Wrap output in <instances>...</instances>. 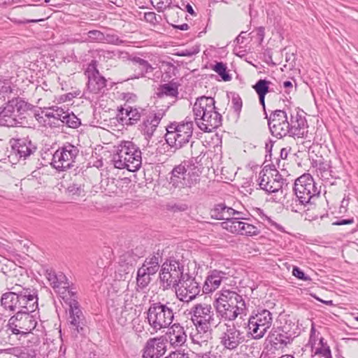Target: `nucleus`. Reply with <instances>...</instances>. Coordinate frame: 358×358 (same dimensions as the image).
<instances>
[{"label": "nucleus", "instance_id": "obj_1", "mask_svg": "<svg viewBox=\"0 0 358 358\" xmlns=\"http://www.w3.org/2000/svg\"><path fill=\"white\" fill-rule=\"evenodd\" d=\"M212 97L197 98L193 106L194 120L198 127L204 132H211L222 124V117L215 106Z\"/></svg>", "mask_w": 358, "mask_h": 358}, {"label": "nucleus", "instance_id": "obj_2", "mask_svg": "<svg viewBox=\"0 0 358 358\" xmlns=\"http://www.w3.org/2000/svg\"><path fill=\"white\" fill-rule=\"evenodd\" d=\"M295 199L287 201V208L294 213H300L308 205L312 204V199L319 196L320 190L310 174H303L298 178L293 187Z\"/></svg>", "mask_w": 358, "mask_h": 358}, {"label": "nucleus", "instance_id": "obj_3", "mask_svg": "<svg viewBox=\"0 0 358 358\" xmlns=\"http://www.w3.org/2000/svg\"><path fill=\"white\" fill-rule=\"evenodd\" d=\"M34 106L21 97L9 100L6 106L0 108V125L4 127H23L24 113L32 110Z\"/></svg>", "mask_w": 358, "mask_h": 358}, {"label": "nucleus", "instance_id": "obj_4", "mask_svg": "<svg viewBox=\"0 0 358 358\" xmlns=\"http://www.w3.org/2000/svg\"><path fill=\"white\" fill-rule=\"evenodd\" d=\"M112 162L116 169H126L134 172L141 166V151L133 142L122 141L117 147V152L113 155Z\"/></svg>", "mask_w": 358, "mask_h": 358}, {"label": "nucleus", "instance_id": "obj_5", "mask_svg": "<svg viewBox=\"0 0 358 358\" xmlns=\"http://www.w3.org/2000/svg\"><path fill=\"white\" fill-rule=\"evenodd\" d=\"M234 296H228L223 292L214 301V306L217 313L222 318L226 320L233 321L238 315H242L245 310V303L242 296L237 292H227Z\"/></svg>", "mask_w": 358, "mask_h": 358}, {"label": "nucleus", "instance_id": "obj_6", "mask_svg": "<svg viewBox=\"0 0 358 358\" xmlns=\"http://www.w3.org/2000/svg\"><path fill=\"white\" fill-rule=\"evenodd\" d=\"M187 275V273H185L183 261L170 258L162 264L159 279L164 289L174 288L177 291L178 287Z\"/></svg>", "mask_w": 358, "mask_h": 358}, {"label": "nucleus", "instance_id": "obj_7", "mask_svg": "<svg viewBox=\"0 0 358 358\" xmlns=\"http://www.w3.org/2000/svg\"><path fill=\"white\" fill-rule=\"evenodd\" d=\"M149 324L155 331L169 327L173 320L172 309L160 303H153L147 312Z\"/></svg>", "mask_w": 358, "mask_h": 358}, {"label": "nucleus", "instance_id": "obj_8", "mask_svg": "<svg viewBox=\"0 0 358 358\" xmlns=\"http://www.w3.org/2000/svg\"><path fill=\"white\" fill-rule=\"evenodd\" d=\"M36 324L37 321L32 315L21 310L9 319L7 327L12 334L27 336L36 328Z\"/></svg>", "mask_w": 358, "mask_h": 358}, {"label": "nucleus", "instance_id": "obj_9", "mask_svg": "<svg viewBox=\"0 0 358 358\" xmlns=\"http://www.w3.org/2000/svg\"><path fill=\"white\" fill-rule=\"evenodd\" d=\"M78 153L76 146L67 143L55 151L51 164L57 171H66L74 166Z\"/></svg>", "mask_w": 358, "mask_h": 358}, {"label": "nucleus", "instance_id": "obj_10", "mask_svg": "<svg viewBox=\"0 0 358 358\" xmlns=\"http://www.w3.org/2000/svg\"><path fill=\"white\" fill-rule=\"evenodd\" d=\"M273 322L272 314L266 309L258 311L255 315L250 317L248 322V333L255 340L264 337L271 327Z\"/></svg>", "mask_w": 358, "mask_h": 358}, {"label": "nucleus", "instance_id": "obj_11", "mask_svg": "<svg viewBox=\"0 0 358 358\" xmlns=\"http://www.w3.org/2000/svg\"><path fill=\"white\" fill-rule=\"evenodd\" d=\"M219 327L222 329L220 343L224 349L236 350L245 341L244 332L236 327L234 323H224L222 325L219 324Z\"/></svg>", "mask_w": 358, "mask_h": 358}, {"label": "nucleus", "instance_id": "obj_12", "mask_svg": "<svg viewBox=\"0 0 358 358\" xmlns=\"http://www.w3.org/2000/svg\"><path fill=\"white\" fill-rule=\"evenodd\" d=\"M191 320L196 328L212 329L213 326L217 327L215 313L210 305L197 303L190 310Z\"/></svg>", "mask_w": 358, "mask_h": 358}, {"label": "nucleus", "instance_id": "obj_13", "mask_svg": "<svg viewBox=\"0 0 358 358\" xmlns=\"http://www.w3.org/2000/svg\"><path fill=\"white\" fill-rule=\"evenodd\" d=\"M268 129L273 136L282 138L289 136V117L284 110H275L266 118Z\"/></svg>", "mask_w": 358, "mask_h": 358}, {"label": "nucleus", "instance_id": "obj_14", "mask_svg": "<svg viewBox=\"0 0 358 358\" xmlns=\"http://www.w3.org/2000/svg\"><path fill=\"white\" fill-rule=\"evenodd\" d=\"M60 297L70 307V323L78 334H83L85 317L79 308V303L75 299L76 292H61Z\"/></svg>", "mask_w": 358, "mask_h": 358}, {"label": "nucleus", "instance_id": "obj_15", "mask_svg": "<svg viewBox=\"0 0 358 358\" xmlns=\"http://www.w3.org/2000/svg\"><path fill=\"white\" fill-rule=\"evenodd\" d=\"M194 128L193 121L188 117L180 123L178 131L169 135V141L167 143L176 149H180L187 144L192 136Z\"/></svg>", "mask_w": 358, "mask_h": 358}, {"label": "nucleus", "instance_id": "obj_16", "mask_svg": "<svg viewBox=\"0 0 358 358\" xmlns=\"http://www.w3.org/2000/svg\"><path fill=\"white\" fill-rule=\"evenodd\" d=\"M85 74L87 76V89L91 93L100 94L104 92L107 80L96 68L95 62L92 61L85 71Z\"/></svg>", "mask_w": 358, "mask_h": 358}, {"label": "nucleus", "instance_id": "obj_17", "mask_svg": "<svg viewBox=\"0 0 358 358\" xmlns=\"http://www.w3.org/2000/svg\"><path fill=\"white\" fill-rule=\"evenodd\" d=\"M166 109H156L150 111L141 124V132L149 141L154 135L161 120L165 115Z\"/></svg>", "mask_w": 358, "mask_h": 358}, {"label": "nucleus", "instance_id": "obj_18", "mask_svg": "<svg viewBox=\"0 0 358 358\" xmlns=\"http://www.w3.org/2000/svg\"><path fill=\"white\" fill-rule=\"evenodd\" d=\"M13 154L19 160H26L37 150L36 145L28 138H18L12 145Z\"/></svg>", "mask_w": 358, "mask_h": 358}, {"label": "nucleus", "instance_id": "obj_19", "mask_svg": "<svg viewBox=\"0 0 358 358\" xmlns=\"http://www.w3.org/2000/svg\"><path fill=\"white\" fill-rule=\"evenodd\" d=\"M289 136L303 138L308 131L307 121L305 116L299 111L290 113L289 117Z\"/></svg>", "mask_w": 358, "mask_h": 358}, {"label": "nucleus", "instance_id": "obj_20", "mask_svg": "<svg viewBox=\"0 0 358 358\" xmlns=\"http://www.w3.org/2000/svg\"><path fill=\"white\" fill-rule=\"evenodd\" d=\"M189 162H183L176 166L171 172L169 184L175 189L187 187V172Z\"/></svg>", "mask_w": 358, "mask_h": 358}, {"label": "nucleus", "instance_id": "obj_21", "mask_svg": "<svg viewBox=\"0 0 358 358\" xmlns=\"http://www.w3.org/2000/svg\"><path fill=\"white\" fill-rule=\"evenodd\" d=\"M46 278L53 289L60 288L66 290L76 289L77 287L73 283H70L66 276L62 273H56L52 270L46 271Z\"/></svg>", "mask_w": 358, "mask_h": 358}, {"label": "nucleus", "instance_id": "obj_22", "mask_svg": "<svg viewBox=\"0 0 358 358\" xmlns=\"http://www.w3.org/2000/svg\"><path fill=\"white\" fill-rule=\"evenodd\" d=\"M132 63V68L134 70V75L131 78H139L145 76L147 73H152L154 68L145 59L139 57H133L129 59Z\"/></svg>", "mask_w": 358, "mask_h": 358}, {"label": "nucleus", "instance_id": "obj_23", "mask_svg": "<svg viewBox=\"0 0 358 358\" xmlns=\"http://www.w3.org/2000/svg\"><path fill=\"white\" fill-rule=\"evenodd\" d=\"M168 334L170 345L174 348L182 347L187 341V335L183 327L178 324H174Z\"/></svg>", "mask_w": 358, "mask_h": 358}, {"label": "nucleus", "instance_id": "obj_24", "mask_svg": "<svg viewBox=\"0 0 358 358\" xmlns=\"http://www.w3.org/2000/svg\"><path fill=\"white\" fill-rule=\"evenodd\" d=\"M224 275L225 273L220 271H211L205 280L202 291H215L217 289L222 281L227 280Z\"/></svg>", "mask_w": 358, "mask_h": 358}, {"label": "nucleus", "instance_id": "obj_25", "mask_svg": "<svg viewBox=\"0 0 358 358\" xmlns=\"http://www.w3.org/2000/svg\"><path fill=\"white\" fill-rule=\"evenodd\" d=\"M242 220L245 219L243 217H232L231 220L222 222L221 226L231 233L240 234L245 226V222Z\"/></svg>", "mask_w": 358, "mask_h": 358}, {"label": "nucleus", "instance_id": "obj_26", "mask_svg": "<svg viewBox=\"0 0 358 358\" xmlns=\"http://www.w3.org/2000/svg\"><path fill=\"white\" fill-rule=\"evenodd\" d=\"M196 332L191 335L192 342L200 346L206 345L209 339L212 338V329L196 328Z\"/></svg>", "mask_w": 358, "mask_h": 358}, {"label": "nucleus", "instance_id": "obj_27", "mask_svg": "<svg viewBox=\"0 0 358 358\" xmlns=\"http://www.w3.org/2000/svg\"><path fill=\"white\" fill-rule=\"evenodd\" d=\"M119 116L121 115L120 119L128 118L129 124H136L141 118V115L137 108H134L131 106L126 108L121 107L119 109Z\"/></svg>", "mask_w": 358, "mask_h": 358}, {"label": "nucleus", "instance_id": "obj_28", "mask_svg": "<svg viewBox=\"0 0 358 358\" xmlns=\"http://www.w3.org/2000/svg\"><path fill=\"white\" fill-rule=\"evenodd\" d=\"M178 86L179 85L174 82L163 84L158 88L157 96L159 97L166 96L176 98L179 94Z\"/></svg>", "mask_w": 358, "mask_h": 358}, {"label": "nucleus", "instance_id": "obj_29", "mask_svg": "<svg viewBox=\"0 0 358 358\" xmlns=\"http://www.w3.org/2000/svg\"><path fill=\"white\" fill-rule=\"evenodd\" d=\"M17 294L16 292H5L1 299V305L5 309L15 311L17 308Z\"/></svg>", "mask_w": 358, "mask_h": 358}, {"label": "nucleus", "instance_id": "obj_30", "mask_svg": "<svg viewBox=\"0 0 358 358\" xmlns=\"http://www.w3.org/2000/svg\"><path fill=\"white\" fill-rule=\"evenodd\" d=\"M312 352L314 355H320L324 358H331V356L330 348L322 337H320V342L314 348V350H312Z\"/></svg>", "mask_w": 358, "mask_h": 358}, {"label": "nucleus", "instance_id": "obj_31", "mask_svg": "<svg viewBox=\"0 0 358 358\" xmlns=\"http://www.w3.org/2000/svg\"><path fill=\"white\" fill-rule=\"evenodd\" d=\"M191 166L189 165L188 171L187 172V187H191L193 185H196L200 181V171L199 169L193 166L192 168ZM187 168V166H186Z\"/></svg>", "mask_w": 358, "mask_h": 358}, {"label": "nucleus", "instance_id": "obj_32", "mask_svg": "<svg viewBox=\"0 0 358 358\" xmlns=\"http://www.w3.org/2000/svg\"><path fill=\"white\" fill-rule=\"evenodd\" d=\"M294 331H287V327H283L281 329V332L278 334L275 339L278 343L284 345L290 343L293 338L296 336Z\"/></svg>", "mask_w": 358, "mask_h": 358}, {"label": "nucleus", "instance_id": "obj_33", "mask_svg": "<svg viewBox=\"0 0 358 358\" xmlns=\"http://www.w3.org/2000/svg\"><path fill=\"white\" fill-rule=\"evenodd\" d=\"M282 182L275 181L267 176V181L263 183L262 189L269 193H275L282 190Z\"/></svg>", "mask_w": 358, "mask_h": 358}, {"label": "nucleus", "instance_id": "obj_34", "mask_svg": "<svg viewBox=\"0 0 358 358\" xmlns=\"http://www.w3.org/2000/svg\"><path fill=\"white\" fill-rule=\"evenodd\" d=\"M178 289L184 288L185 291H194L199 289V283L196 281L195 278H192L189 274L185 277L184 281H182L179 285Z\"/></svg>", "mask_w": 358, "mask_h": 358}, {"label": "nucleus", "instance_id": "obj_35", "mask_svg": "<svg viewBox=\"0 0 358 358\" xmlns=\"http://www.w3.org/2000/svg\"><path fill=\"white\" fill-rule=\"evenodd\" d=\"M227 66L223 62H216L212 66V69L215 71L224 81H229L231 79V75L227 71Z\"/></svg>", "mask_w": 358, "mask_h": 358}, {"label": "nucleus", "instance_id": "obj_36", "mask_svg": "<svg viewBox=\"0 0 358 358\" xmlns=\"http://www.w3.org/2000/svg\"><path fill=\"white\" fill-rule=\"evenodd\" d=\"M158 348L150 340L145 343L143 349V358H159Z\"/></svg>", "mask_w": 358, "mask_h": 358}, {"label": "nucleus", "instance_id": "obj_37", "mask_svg": "<svg viewBox=\"0 0 358 358\" xmlns=\"http://www.w3.org/2000/svg\"><path fill=\"white\" fill-rule=\"evenodd\" d=\"M48 118H53L58 120L61 115L64 114V109L58 106L44 108L41 112Z\"/></svg>", "mask_w": 358, "mask_h": 358}, {"label": "nucleus", "instance_id": "obj_38", "mask_svg": "<svg viewBox=\"0 0 358 358\" xmlns=\"http://www.w3.org/2000/svg\"><path fill=\"white\" fill-rule=\"evenodd\" d=\"M150 276L147 275L144 268H138L136 276V284L141 289L145 288L150 282Z\"/></svg>", "mask_w": 358, "mask_h": 358}, {"label": "nucleus", "instance_id": "obj_39", "mask_svg": "<svg viewBox=\"0 0 358 358\" xmlns=\"http://www.w3.org/2000/svg\"><path fill=\"white\" fill-rule=\"evenodd\" d=\"M154 345L158 348V355L162 357L166 351L168 339L165 336H160L149 339Z\"/></svg>", "mask_w": 358, "mask_h": 358}, {"label": "nucleus", "instance_id": "obj_40", "mask_svg": "<svg viewBox=\"0 0 358 358\" xmlns=\"http://www.w3.org/2000/svg\"><path fill=\"white\" fill-rule=\"evenodd\" d=\"M270 84L271 82L266 79H259L252 87L258 95L266 94L269 92Z\"/></svg>", "mask_w": 358, "mask_h": 358}, {"label": "nucleus", "instance_id": "obj_41", "mask_svg": "<svg viewBox=\"0 0 358 358\" xmlns=\"http://www.w3.org/2000/svg\"><path fill=\"white\" fill-rule=\"evenodd\" d=\"M89 41L90 42H105V34L99 30H91L87 33Z\"/></svg>", "mask_w": 358, "mask_h": 358}, {"label": "nucleus", "instance_id": "obj_42", "mask_svg": "<svg viewBox=\"0 0 358 358\" xmlns=\"http://www.w3.org/2000/svg\"><path fill=\"white\" fill-rule=\"evenodd\" d=\"M227 206L224 203H218L214 206L210 210V215L213 219L220 220L221 215H222Z\"/></svg>", "mask_w": 358, "mask_h": 358}, {"label": "nucleus", "instance_id": "obj_43", "mask_svg": "<svg viewBox=\"0 0 358 358\" xmlns=\"http://www.w3.org/2000/svg\"><path fill=\"white\" fill-rule=\"evenodd\" d=\"M319 335L320 333L317 332L314 324L313 323L310 329V338L308 341L313 350H314V348L318 344V342H320V337H319Z\"/></svg>", "mask_w": 358, "mask_h": 358}, {"label": "nucleus", "instance_id": "obj_44", "mask_svg": "<svg viewBox=\"0 0 358 358\" xmlns=\"http://www.w3.org/2000/svg\"><path fill=\"white\" fill-rule=\"evenodd\" d=\"M117 317H116L117 322L121 326H125L128 322L131 320L130 313L127 310H121L120 313H117Z\"/></svg>", "mask_w": 358, "mask_h": 358}, {"label": "nucleus", "instance_id": "obj_45", "mask_svg": "<svg viewBox=\"0 0 358 358\" xmlns=\"http://www.w3.org/2000/svg\"><path fill=\"white\" fill-rule=\"evenodd\" d=\"M259 233L258 228L252 224L245 222V226L242 229L241 235L255 236Z\"/></svg>", "mask_w": 358, "mask_h": 358}, {"label": "nucleus", "instance_id": "obj_46", "mask_svg": "<svg viewBox=\"0 0 358 358\" xmlns=\"http://www.w3.org/2000/svg\"><path fill=\"white\" fill-rule=\"evenodd\" d=\"M232 108L235 113L240 114L243 106L242 99L238 94L233 93L231 96Z\"/></svg>", "mask_w": 358, "mask_h": 358}, {"label": "nucleus", "instance_id": "obj_47", "mask_svg": "<svg viewBox=\"0 0 358 358\" xmlns=\"http://www.w3.org/2000/svg\"><path fill=\"white\" fill-rule=\"evenodd\" d=\"M66 116V124L71 128H78L80 124V120L73 113H69Z\"/></svg>", "mask_w": 358, "mask_h": 358}, {"label": "nucleus", "instance_id": "obj_48", "mask_svg": "<svg viewBox=\"0 0 358 358\" xmlns=\"http://www.w3.org/2000/svg\"><path fill=\"white\" fill-rule=\"evenodd\" d=\"M200 51L199 46L195 45L190 48L178 51L175 55L180 57H192Z\"/></svg>", "mask_w": 358, "mask_h": 358}, {"label": "nucleus", "instance_id": "obj_49", "mask_svg": "<svg viewBox=\"0 0 358 358\" xmlns=\"http://www.w3.org/2000/svg\"><path fill=\"white\" fill-rule=\"evenodd\" d=\"M151 2L156 4L155 7L158 12H163L172 3L171 0H151Z\"/></svg>", "mask_w": 358, "mask_h": 358}, {"label": "nucleus", "instance_id": "obj_50", "mask_svg": "<svg viewBox=\"0 0 358 358\" xmlns=\"http://www.w3.org/2000/svg\"><path fill=\"white\" fill-rule=\"evenodd\" d=\"M177 298L183 302L189 303L192 300L195 299L196 296L199 295V292H197L195 294L189 295L188 292H175Z\"/></svg>", "mask_w": 358, "mask_h": 358}, {"label": "nucleus", "instance_id": "obj_51", "mask_svg": "<svg viewBox=\"0 0 358 358\" xmlns=\"http://www.w3.org/2000/svg\"><path fill=\"white\" fill-rule=\"evenodd\" d=\"M66 190L69 193L71 194L72 195L77 196H80L81 193L84 192L83 186L81 185H78L76 183L70 184L66 188Z\"/></svg>", "mask_w": 358, "mask_h": 358}, {"label": "nucleus", "instance_id": "obj_52", "mask_svg": "<svg viewBox=\"0 0 358 358\" xmlns=\"http://www.w3.org/2000/svg\"><path fill=\"white\" fill-rule=\"evenodd\" d=\"M17 301H19L17 304V308H22V309H24L23 310H27V302H29V301H33V299L29 298V295L17 294Z\"/></svg>", "mask_w": 358, "mask_h": 358}, {"label": "nucleus", "instance_id": "obj_53", "mask_svg": "<svg viewBox=\"0 0 358 358\" xmlns=\"http://www.w3.org/2000/svg\"><path fill=\"white\" fill-rule=\"evenodd\" d=\"M17 354L15 355L17 358H36V353L34 350L29 349L17 350Z\"/></svg>", "mask_w": 358, "mask_h": 358}, {"label": "nucleus", "instance_id": "obj_54", "mask_svg": "<svg viewBox=\"0 0 358 358\" xmlns=\"http://www.w3.org/2000/svg\"><path fill=\"white\" fill-rule=\"evenodd\" d=\"M292 275L299 280L304 281L310 280V277L306 275L300 268L294 266L292 271Z\"/></svg>", "mask_w": 358, "mask_h": 358}, {"label": "nucleus", "instance_id": "obj_55", "mask_svg": "<svg viewBox=\"0 0 358 358\" xmlns=\"http://www.w3.org/2000/svg\"><path fill=\"white\" fill-rule=\"evenodd\" d=\"M29 298L30 299H33V301H29V302H27V310H22L23 312H27V313H30V312H34L36 308H37L38 306V298L36 297V295H34V294H29Z\"/></svg>", "mask_w": 358, "mask_h": 358}, {"label": "nucleus", "instance_id": "obj_56", "mask_svg": "<svg viewBox=\"0 0 358 358\" xmlns=\"http://www.w3.org/2000/svg\"><path fill=\"white\" fill-rule=\"evenodd\" d=\"M179 127H180V123L173 122L166 127L167 132L165 135V140L166 142L167 140L169 141V135L171 134H174L178 131Z\"/></svg>", "mask_w": 358, "mask_h": 358}, {"label": "nucleus", "instance_id": "obj_57", "mask_svg": "<svg viewBox=\"0 0 358 358\" xmlns=\"http://www.w3.org/2000/svg\"><path fill=\"white\" fill-rule=\"evenodd\" d=\"M12 92L10 83L8 80H0V96H3L6 94Z\"/></svg>", "mask_w": 358, "mask_h": 358}, {"label": "nucleus", "instance_id": "obj_58", "mask_svg": "<svg viewBox=\"0 0 358 358\" xmlns=\"http://www.w3.org/2000/svg\"><path fill=\"white\" fill-rule=\"evenodd\" d=\"M234 213H236V210L233 209L231 207L227 206L226 209H224V211L221 215L220 220H223L224 221L231 220L232 218V215Z\"/></svg>", "mask_w": 358, "mask_h": 358}, {"label": "nucleus", "instance_id": "obj_59", "mask_svg": "<svg viewBox=\"0 0 358 358\" xmlns=\"http://www.w3.org/2000/svg\"><path fill=\"white\" fill-rule=\"evenodd\" d=\"M169 355L170 358H189L188 352H185V350H176L171 352Z\"/></svg>", "mask_w": 358, "mask_h": 358}, {"label": "nucleus", "instance_id": "obj_60", "mask_svg": "<svg viewBox=\"0 0 358 358\" xmlns=\"http://www.w3.org/2000/svg\"><path fill=\"white\" fill-rule=\"evenodd\" d=\"M143 265H144V266H152L154 268H159V259L156 256H152L150 259H146L145 260L144 263L143 264Z\"/></svg>", "mask_w": 358, "mask_h": 358}, {"label": "nucleus", "instance_id": "obj_61", "mask_svg": "<svg viewBox=\"0 0 358 358\" xmlns=\"http://www.w3.org/2000/svg\"><path fill=\"white\" fill-rule=\"evenodd\" d=\"M144 19L152 24H155L157 22V16L154 12L145 13L144 14Z\"/></svg>", "mask_w": 358, "mask_h": 358}, {"label": "nucleus", "instance_id": "obj_62", "mask_svg": "<svg viewBox=\"0 0 358 358\" xmlns=\"http://www.w3.org/2000/svg\"><path fill=\"white\" fill-rule=\"evenodd\" d=\"M105 42L113 43L115 45H118L119 43H122V41L115 35H110L107 34L105 35Z\"/></svg>", "mask_w": 358, "mask_h": 358}, {"label": "nucleus", "instance_id": "obj_63", "mask_svg": "<svg viewBox=\"0 0 358 358\" xmlns=\"http://www.w3.org/2000/svg\"><path fill=\"white\" fill-rule=\"evenodd\" d=\"M355 222L353 218L349 219H340L332 223L333 225H345V224H351Z\"/></svg>", "mask_w": 358, "mask_h": 358}, {"label": "nucleus", "instance_id": "obj_64", "mask_svg": "<svg viewBox=\"0 0 358 358\" xmlns=\"http://www.w3.org/2000/svg\"><path fill=\"white\" fill-rule=\"evenodd\" d=\"M140 268H144L146 274L150 276L155 274L157 272V271L159 270V268H154L152 266H144V265H143Z\"/></svg>", "mask_w": 358, "mask_h": 358}]
</instances>
